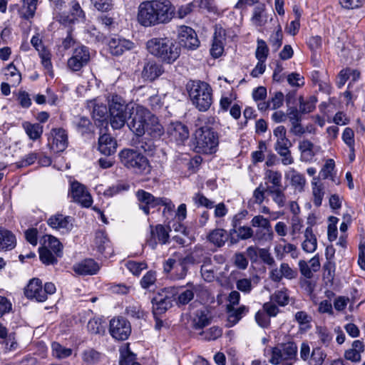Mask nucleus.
Returning a JSON list of instances; mask_svg holds the SVG:
<instances>
[{
    "label": "nucleus",
    "mask_w": 365,
    "mask_h": 365,
    "mask_svg": "<svg viewBox=\"0 0 365 365\" xmlns=\"http://www.w3.org/2000/svg\"><path fill=\"white\" fill-rule=\"evenodd\" d=\"M99 269V264L92 259H86L73 266L74 272L81 275L96 274Z\"/></svg>",
    "instance_id": "26"
},
{
    "label": "nucleus",
    "mask_w": 365,
    "mask_h": 365,
    "mask_svg": "<svg viewBox=\"0 0 365 365\" xmlns=\"http://www.w3.org/2000/svg\"><path fill=\"white\" fill-rule=\"evenodd\" d=\"M269 54V48L266 42L262 39L257 40V46L255 51V56L259 61H266Z\"/></svg>",
    "instance_id": "55"
},
{
    "label": "nucleus",
    "mask_w": 365,
    "mask_h": 365,
    "mask_svg": "<svg viewBox=\"0 0 365 365\" xmlns=\"http://www.w3.org/2000/svg\"><path fill=\"white\" fill-rule=\"evenodd\" d=\"M69 195L74 202L85 207H89L92 204V197L86 187L77 181L71 184Z\"/></svg>",
    "instance_id": "15"
},
{
    "label": "nucleus",
    "mask_w": 365,
    "mask_h": 365,
    "mask_svg": "<svg viewBox=\"0 0 365 365\" xmlns=\"http://www.w3.org/2000/svg\"><path fill=\"white\" fill-rule=\"evenodd\" d=\"M22 128L25 133L29 136V139L36 140L39 139L43 131V127L40 123H31L29 121H25L22 123Z\"/></svg>",
    "instance_id": "33"
},
{
    "label": "nucleus",
    "mask_w": 365,
    "mask_h": 365,
    "mask_svg": "<svg viewBox=\"0 0 365 365\" xmlns=\"http://www.w3.org/2000/svg\"><path fill=\"white\" fill-rule=\"evenodd\" d=\"M164 72L163 66L155 61L146 62L143 66L141 76L145 81H153Z\"/></svg>",
    "instance_id": "22"
},
{
    "label": "nucleus",
    "mask_w": 365,
    "mask_h": 365,
    "mask_svg": "<svg viewBox=\"0 0 365 365\" xmlns=\"http://www.w3.org/2000/svg\"><path fill=\"white\" fill-rule=\"evenodd\" d=\"M101 354L93 349H88L83 351L82 359L88 364H95L100 361Z\"/></svg>",
    "instance_id": "53"
},
{
    "label": "nucleus",
    "mask_w": 365,
    "mask_h": 365,
    "mask_svg": "<svg viewBox=\"0 0 365 365\" xmlns=\"http://www.w3.org/2000/svg\"><path fill=\"white\" fill-rule=\"evenodd\" d=\"M146 47L151 55L167 64L176 61L181 53L180 46L168 37L153 38L147 41Z\"/></svg>",
    "instance_id": "4"
},
{
    "label": "nucleus",
    "mask_w": 365,
    "mask_h": 365,
    "mask_svg": "<svg viewBox=\"0 0 365 365\" xmlns=\"http://www.w3.org/2000/svg\"><path fill=\"white\" fill-rule=\"evenodd\" d=\"M251 226L255 228L253 240L256 243L264 245L271 242L274 238V233L269 218L257 215L250 221Z\"/></svg>",
    "instance_id": "7"
},
{
    "label": "nucleus",
    "mask_w": 365,
    "mask_h": 365,
    "mask_svg": "<svg viewBox=\"0 0 365 365\" xmlns=\"http://www.w3.org/2000/svg\"><path fill=\"white\" fill-rule=\"evenodd\" d=\"M310 356L309 365H322L327 357V354L321 347L317 346L312 349Z\"/></svg>",
    "instance_id": "49"
},
{
    "label": "nucleus",
    "mask_w": 365,
    "mask_h": 365,
    "mask_svg": "<svg viewBox=\"0 0 365 365\" xmlns=\"http://www.w3.org/2000/svg\"><path fill=\"white\" fill-rule=\"evenodd\" d=\"M89 60L88 48L81 46L74 49L72 56L68 60L67 66L72 71H78L88 63Z\"/></svg>",
    "instance_id": "12"
},
{
    "label": "nucleus",
    "mask_w": 365,
    "mask_h": 365,
    "mask_svg": "<svg viewBox=\"0 0 365 365\" xmlns=\"http://www.w3.org/2000/svg\"><path fill=\"white\" fill-rule=\"evenodd\" d=\"M16 246V237L11 232L0 229V249L12 250Z\"/></svg>",
    "instance_id": "37"
},
{
    "label": "nucleus",
    "mask_w": 365,
    "mask_h": 365,
    "mask_svg": "<svg viewBox=\"0 0 365 365\" xmlns=\"http://www.w3.org/2000/svg\"><path fill=\"white\" fill-rule=\"evenodd\" d=\"M178 38L180 46L188 50H195L200 46L196 32L189 26L180 27Z\"/></svg>",
    "instance_id": "14"
},
{
    "label": "nucleus",
    "mask_w": 365,
    "mask_h": 365,
    "mask_svg": "<svg viewBox=\"0 0 365 365\" xmlns=\"http://www.w3.org/2000/svg\"><path fill=\"white\" fill-rule=\"evenodd\" d=\"M192 262V257H182L179 254L175 253L172 257L168 258L164 262L163 270L165 273H170L172 270H174L172 277L174 279H182L187 275V264Z\"/></svg>",
    "instance_id": "8"
},
{
    "label": "nucleus",
    "mask_w": 365,
    "mask_h": 365,
    "mask_svg": "<svg viewBox=\"0 0 365 365\" xmlns=\"http://www.w3.org/2000/svg\"><path fill=\"white\" fill-rule=\"evenodd\" d=\"M117 143L109 134H103L98 139V150L105 155H110L116 150Z\"/></svg>",
    "instance_id": "27"
},
{
    "label": "nucleus",
    "mask_w": 365,
    "mask_h": 365,
    "mask_svg": "<svg viewBox=\"0 0 365 365\" xmlns=\"http://www.w3.org/2000/svg\"><path fill=\"white\" fill-rule=\"evenodd\" d=\"M48 145L54 153L63 151L68 146V134L61 128H53L48 137Z\"/></svg>",
    "instance_id": "13"
},
{
    "label": "nucleus",
    "mask_w": 365,
    "mask_h": 365,
    "mask_svg": "<svg viewBox=\"0 0 365 365\" xmlns=\"http://www.w3.org/2000/svg\"><path fill=\"white\" fill-rule=\"evenodd\" d=\"M38 0H23L22 12L26 19L34 16Z\"/></svg>",
    "instance_id": "59"
},
{
    "label": "nucleus",
    "mask_w": 365,
    "mask_h": 365,
    "mask_svg": "<svg viewBox=\"0 0 365 365\" xmlns=\"http://www.w3.org/2000/svg\"><path fill=\"white\" fill-rule=\"evenodd\" d=\"M264 179L267 187H282V175L278 170H267Z\"/></svg>",
    "instance_id": "32"
},
{
    "label": "nucleus",
    "mask_w": 365,
    "mask_h": 365,
    "mask_svg": "<svg viewBox=\"0 0 365 365\" xmlns=\"http://www.w3.org/2000/svg\"><path fill=\"white\" fill-rule=\"evenodd\" d=\"M128 269L134 275H139L140 272L147 267L146 264L143 262L128 261L125 264Z\"/></svg>",
    "instance_id": "63"
},
{
    "label": "nucleus",
    "mask_w": 365,
    "mask_h": 365,
    "mask_svg": "<svg viewBox=\"0 0 365 365\" xmlns=\"http://www.w3.org/2000/svg\"><path fill=\"white\" fill-rule=\"evenodd\" d=\"M153 315L161 314L171 307L172 302L170 298L168 297H163L161 295L155 297L152 299Z\"/></svg>",
    "instance_id": "31"
},
{
    "label": "nucleus",
    "mask_w": 365,
    "mask_h": 365,
    "mask_svg": "<svg viewBox=\"0 0 365 365\" xmlns=\"http://www.w3.org/2000/svg\"><path fill=\"white\" fill-rule=\"evenodd\" d=\"M213 121V118L206 117L205 115H202L197 118L195 123L197 128L194 133L197 152L206 154L216 152L219 144V138L217 133L210 125Z\"/></svg>",
    "instance_id": "3"
},
{
    "label": "nucleus",
    "mask_w": 365,
    "mask_h": 365,
    "mask_svg": "<svg viewBox=\"0 0 365 365\" xmlns=\"http://www.w3.org/2000/svg\"><path fill=\"white\" fill-rule=\"evenodd\" d=\"M297 349V344L292 341L279 344L272 348V355L269 361L272 364L277 365L284 361L295 359Z\"/></svg>",
    "instance_id": "9"
},
{
    "label": "nucleus",
    "mask_w": 365,
    "mask_h": 365,
    "mask_svg": "<svg viewBox=\"0 0 365 365\" xmlns=\"http://www.w3.org/2000/svg\"><path fill=\"white\" fill-rule=\"evenodd\" d=\"M136 196L140 202L139 208L142 210L145 215H149L150 209L160 205L162 197H155L151 193L143 190H139L136 192Z\"/></svg>",
    "instance_id": "18"
},
{
    "label": "nucleus",
    "mask_w": 365,
    "mask_h": 365,
    "mask_svg": "<svg viewBox=\"0 0 365 365\" xmlns=\"http://www.w3.org/2000/svg\"><path fill=\"white\" fill-rule=\"evenodd\" d=\"M268 194L272 197V201L279 208L284 207L287 203V197L284 193V188L268 187Z\"/></svg>",
    "instance_id": "41"
},
{
    "label": "nucleus",
    "mask_w": 365,
    "mask_h": 365,
    "mask_svg": "<svg viewBox=\"0 0 365 365\" xmlns=\"http://www.w3.org/2000/svg\"><path fill=\"white\" fill-rule=\"evenodd\" d=\"M120 163L128 169L138 174H147L150 171L149 160L138 150L124 148L118 153Z\"/></svg>",
    "instance_id": "6"
},
{
    "label": "nucleus",
    "mask_w": 365,
    "mask_h": 365,
    "mask_svg": "<svg viewBox=\"0 0 365 365\" xmlns=\"http://www.w3.org/2000/svg\"><path fill=\"white\" fill-rule=\"evenodd\" d=\"M299 149L301 151L302 160L304 161H311L316 153L319 150V147L315 146L309 140H304L299 143Z\"/></svg>",
    "instance_id": "29"
},
{
    "label": "nucleus",
    "mask_w": 365,
    "mask_h": 365,
    "mask_svg": "<svg viewBox=\"0 0 365 365\" xmlns=\"http://www.w3.org/2000/svg\"><path fill=\"white\" fill-rule=\"evenodd\" d=\"M231 242H237L239 240H246L253 238L254 230L248 226H239L237 228L230 229L229 232Z\"/></svg>",
    "instance_id": "28"
},
{
    "label": "nucleus",
    "mask_w": 365,
    "mask_h": 365,
    "mask_svg": "<svg viewBox=\"0 0 365 365\" xmlns=\"http://www.w3.org/2000/svg\"><path fill=\"white\" fill-rule=\"evenodd\" d=\"M39 257L41 261L47 265L56 264L58 260L54 253L47 247L39 249Z\"/></svg>",
    "instance_id": "51"
},
{
    "label": "nucleus",
    "mask_w": 365,
    "mask_h": 365,
    "mask_svg": "<svg viewBox=\"0 0 365 365\" xmlns=\"http://www.w3.org/2000/svg\"><path fill=\"white\" fill-rule=\"evenodd\" d=\"M175 14V8L169 0H150L140 4L138 21L145 27L169 23Z\"/></svg>",
    "instance_id": "2"
},
{
    "label": "nucleus",
    "mask_w": 365,
    "mask_h": 365,
    "mask_svg": "<svg viewBox=\"0 0 365 365\" xmlns=\"http://www.w3.org/2000/svg\"><path fill=\"white\" fill-rule=\"evenodd\" d=\"M289 297L286 289L277 290L271 296L272 301L282 307L289 303Z\"/></svg>",
    "instance_id": "58"
},
{
    "label": "nucleus",
    "mask_w": 365,
    "mask_h": 365,
    "mask_svg": "<svg viewBox=\"0 0 365 365\" xmlns=\"http://www.w3.org/2000/svg\"><path fill=\"white\" fill-rule=\"evenodd\" d=\"M210 322V318L208 316V311L205 309H198L192 319V325L196 329H200L207 326Z\"/></svg>",
    "instance_id": "39"
},
{
    "label": "nucleus",
    "mask_w": 365,
    "mask_h": 365,
    "mask_svg": "<svg viewBox=\"0 0 365 365\" xmlns=\"http://www.w3.org/2000/svg\"><path fill=\"white\" fill-rule=\"evenodd\" d=\"M87 329L88 332L91 334H101L105 331L101 319L98 317H93L88 321Z\"/></svg>",
    "instance_id": "52"
},
{
    "label": "nucleus",
    "mask_w": 365,
    "mask_h": 365,
    "mask_svg": "<svg viewBox=\"0 0 365 365\" xmlns=\"http://www.w3.org/2000/svg\"><path fill=\"white\" fill-rule=\"evenodd\" d=\"M108 46L110 53L115 56H122L126 51L135 48V43L133 41L118 36L112 37L108 41Z\"/></svg>",
    "instance_id": "17"
},
{
    "label": "nucleus",
    "mask_w": 365,
    "mask_h": 365,
    "mask_svg": "<svg viewBox=\"0 0 365 365\" xmlns=\"http://www.w3.org/2000/svg\"><path fill=\"white\" fill-rule=\"evenodd\" d=\"M52 355L56 359H61L70 356L72 354V349L66 348L58 342L51 344Z\"/></svg>",
    "instance_id": "46"
},
{
    "label": "nucleus",
    "mask_w": 365,
    "mask_h": 365,
    "mask_svg": "<svg viewBox=\"0 0 365 365\" xmlns=\"http://www.w3.org/2000/svg\"><path fill=\"white\" fill-rule=\"evenodd\" d=\"M268 193V187L261 182L253 191L252 199L256 205H261L266 199V193Z\"/></svg>",
    "instance_id": "50"
},
{
    "label": "nucleus",
    "mask_w": 365,
    "mask_h": 365,
    "mask_svg": "<svg viewBox=\"0 0 365 365\" xmlns=\"http://www.w3.org/2000/svg\"><path fill=\"white\" fill-rule=\"evenodd\" d=\"M145 133H147L149 135V134L147 132H145L143 135H144ZM150 136L152 138V139L142 138L141 140H139L138 142V148L143 150L145 153L152 154L155 149V145L153 141V139H155V138L152 137L150 135ZM159 138L160 137H158L157 138Z\"/></svg>",
    "instance_id": "57"
},
{
    "label": "nucleus",
    "mask_w": 365,
    "mask_h": 365,
    "mask_svg": "<svg viewBox=\"0 0 365 365\" xmlns=\"http://www.w3.org/2000/svg\"><path fill=\"white\" fill-rule=\"evenodd\" d=\"M125 314L135 319H143L146 317V312L137 302H133L125 307Z\"/></svg>",
    "instance_id": "43"
},
{
    "label": "nucleus",
    "mask_w": 365,
    "mask_h": 365,
    "mask_svg": "<svg viewBox=\"0 0 365 365\" xmlns=\"http://www.w3.org/2000/svg\"><path fill=\"white\" fill-rule=\"evenodd\" d=\"M160 205L164 206L163 215L167 220L173 217L175 210V205L172 202V201L170 199L166 197H162V200L160 202Z\"/></svg>",
    "instance_id": "61"
},
{
    "label": "nucleus",
    "mask_w": 365,
    "mask_h": 365,
    "mask_svg": "<svg viewBox=\"0 0 365 365\" xmlns=\"http://www.w3.org/2000/svg\"><path fill=\"white\" fill-rule=\"evenodd\" d=\"M200 272L205 281L212 282L215 277V266L211 264V259L207 258L201 266Z\"/></svg>",
    "instance_id": "44"
},
{
    "label": "nucleus",
    "mask_w": 365,
    "mask_h": 365,
    "mask_svg": "<svg viewBox=\"0 0 365 365\" xmlns=\"http://www.w3.org/2000/svg\"><path fill=\"white\" fill-rule=\"evenodd\" d=\"M109 111L113 108L117 112L129 111L130 121L128 123L130 130L138 137H143L147 132L153 138L160 137L164 133V128L158 118L147 108L136 105L130 107L120 96L113 94L108 98Z\"/></svg>",
    "instance_id": "1"
},
{
    "label": "nucleus",
    "mask_w": 365,
    "mask_h": 365,
    "mask_svg": "<svg viewBox=\"0 0 365 365\" xmlns=\"http://www.w3.org/2000/svg\"><path fill=\"white\" fill-rule=\"evenodd\" d=\"M228 235L224 229L213 230L207 236V240L217 247H222L227 240Z\"/></svg>",
    "instance_id": "40"
},
{
    "label": "nucleus",
    "mask_w": 365,
    "mask_h": 365,
    "mask_svg": "<svg viewBox=\"0 0 365 365\" xmlns=\"http://www.w3.org/2000/svg\"><path fill=\"white\" fill-rule=\"evenodd\" d=\"M317 99L315 96H311L305 98L303 96L299 98V109L303 114L313 112L316 108Z\"/></svg>",
    "instance_id": "42"
},
{
    "label": "nucleus",
    "mask_w": 365,
    "mask_h": 365,
    "mask_svg": "<svg viewBox=\"0 0 365 365\" xmlns=\"http://www.w3.org/2000/svg\"><path fill=\"white\" fill-rule=\"evenodd\" d=\"M24 294L28 299H35L37 302H45V295L43 292L42 282L38 278L31 279L24 289Z\"/></svg>",
    "instance_id": "21"
},
{
    "label": "nucleus",
    "mask_w": 365,
    "mask_h": 365,
    "mask_svg": "<svg viewBox=\"0 0 365 365\" xmlns=\"http://www.w3.org/2000/svg\"><path fill=\"white\" fill-rule=\"evenodd\" d=\"M135 354L128 347L120 350L119 365H132L135 362Z\"/></svg>",
    "instance_id": "60"
},
{
    "label": "nucleus",
    "mask_w": 365,
    "mask_h": 365,
    "mask_svg": "<svg viewBox=\"0 0 365 365\" xmlns=\"http://www.w3.org/2000/svg\"><path fill=\"white\" fill-rule=\"evenodd\" d=\"M168 133L171 140L177 144L184 143L189 138L187 127L180 122L172 123L168 128Z\"/></svg>",
    "instance_id": "20"
},
{
    "label": "nucleus",
    "mask_w": 365,
    "mask_h": 365,
    "mask_svg": "<svg viewBox=\"0 0 365 365\" xmlns=\"http://www.w3.org/2000/svg\"><path fill=\"white\" fill-rule=\"evenodd\" d=\"M248 312L249 307L245 305H241L237 308L235 307H226V327H232L237 324Z\"/></svg>",
    "instance_id": "23"
},
{
    "label": "nucleus",
    "mask_w": 365,
    "mask_h": 365,
    "mask_svg": "<svg viewBox=\"0 0 365 365\" xmlns=\"http://www.w3.org/2000/svg\"><path fill=\"white\" fill-rule=\"evenodd\" d=\"M297 274V272L287 263H282L279 268L272 269L269 272L271 279L275 282H280L283 277L288 279H294Z\"/></svg>",
    "instance_id": "25"
},
{
    "label": "nucleus",
    "mask_w": 365,
    "mask_h": 365,
    "mask_svg": "<svg viewBox=\"0 0 365 365\" xmlns=\"http://www.w3.org/2000/svg\"><path fill=\"white\" fill-rule=\"evenodd\" d=\"M304 237V240L302 244V250L307 253L314 252L317 247V240L311 227L306 228Z\"/></svg>",
    "instance_id": "30"
},
{
    "label": "nucleus",
    "mask_w": 365,
    "mask_h": 365,
    "mask_svg": "<svg viewBox=\"0 0 365 365\" xmlns=\"http://www.w3.org/2000/svg\"><path fill=\"white\" fill-rule=\"evenodd\" d=\"M305 182L306 180L303 175L295 171H292V174L291 175V184L295 187V189L299 191H302Z\"/></svg>",
    "instance_id": "62"
},
{
    "label": "nucleus",
    "mask_w": 365,
    "mask_h": 365,
    "mask_svg": "<svg viewBox=\"0 0 365 365\" xmlns=\"http://www.w3.org/2000/svg\"><path fill=\"white\" fill-rule=\"evenodd\" d=\"M4 76L11 86H17L21 81V74L14 63H9L4 68Z\"/></svg>",
    "instance_id": "36"
},
{
    "label": "nucleus",
    "mask_w": 365,
    "mask_h": 365,
    "mask_svg": "<svg viewBox=\"0 0 365 365\" xmlns=\"http://www.w3.org/2000/svg\"><path fill=\"white\" fill-rule=\"evenodd\" d=\"M287 115L292 125L289 130L290 133L295 135H301L304 133V128L301 124L302 115H303L301 110L295 106H288Z\"/></svg>",
    "instance_id": "19"
},
{
    "label": "nucleus",
    "mask_w": 365,
    "mask_h": 365,
    "mask_svg": "<svg viewBox=\"0 0 365 365\" xmlns=\"http://www.w3.org/2000/svg\"><path fill=\"white\" fill-rule=\"evenodd\" d=\"M88 106L93 108L92 116L96 122L103 123L106 120L108 109L106 105L91 101Z\"/></svg>",
    "instance_id": "38"
},
{
    "label": "nucleus",
    "mask_w": 365,
    "mask_h": 365,
    "mask_svg": "<svg viewBox=\"0 0 365 365\" xmlns=\"http://www.w3.org/2000/svg\"><path fill=\"white\" fill-rule=\"evenodd\" d=\"M39 158V153L36 152H31L25 155L20 160L16 163V165L19 168H25L33 165Z\"/></svg>",
    "instance_id": "54"
},
{
    "label": "nucleus",
    "mask_w": 365,
    "mask_h": 365,
    "mask_svg": "<svg viewBox=\"0 0 365 365\" xmlns=\"http://www.w3.org/2000/svg\"><path fill=\"white\" fill-rule=\"evenodd\" d=\"M189 96L192 104L201 112L207 111L212 103V90L203 81H192L189 86Z\"/></svg>",
    "instance_id": "5"
},
{
    "label": "nucleus",
    "mask_w": 365,
    "mask_h": 365,
    "mask_svg": "<svg viewBox=\"0 0 365 365\" xmlns=\"http://www.w3.org/2000/svg\"><path fill=\"white\" fill-rule=\"evenodd\" d=\"M73 222V217L61 213L53 215L47 220V224L50 227L63 234H67L72 230Z\"/></svg>",
    "instance_id": "16"
},
{
    "label": "nucleus",
    "mask_w": 365,
    "mask_h": 365,
    "mask_svg": "<svg viewBox=\"0 0 365 365\" xmlns=\"http://www.w3.org/2000/svg\"><path fill=\"white\" fill-rule=\"evenodd\" d=\"M312 184L313 203L316 207H319L322 205V199L324 195L323 187L322 185L317 184L316 182H312Z\"/></svg>",
    "instance_id": "56"
},
{
    "label": "nucleus",
    "mask_w": 365,
    "mask_h": 365,
    "mask_svg": "<svg viewBox=\"0 0 365 365\" xmlns=\"http://www.w3.org/2000/svg\"><path fill=\"white\" fill-rule=\"evenodd\" d=\"M118 110L113 108L110 113V123L113 129L122 128L126 122L129 111L117 112Z\"/></svg>",
    "instance_id": "35"
},
{
    "label": "nucleus",
    "mask_w": 365,
    "mask_h": 365,
    "mask_svg": "<svg viewBox=\"0 0 365 365\" xmlns=\"http://www.w3.org/2000/svg\"><path fill=\"white\" fill-rule=\"evenodd\" d=\"M109 332L116 340H126L131 333L130 323L123 317H114L110 321Z\"/></svg>",
    "instance_id": "10"
},
{
    "label": "nucleus",
    "mask_w": 365,
    "mask_h": 365,
    "mask_svg": "<svg viewBox=\"0 0 365 365\" xmlns=\"http://www.w3.org/2000/svg\"><path fill=\"white\" fill-rule=\"evenodd\" d=\"M187 285L189 288L181 291L178 294L177 304L179 305H185L194 298L195 288L192 284Z\"/></svg>",
    "instance_id": "48"
},
{
    "label": "nucleus",
    "mask_w": 365,
    "mask_h": 365,
    "mask_svg": "<svg viewBox=\"0 0 365 365\" xmlns=\"http://www.w3.org/2000/svg\"><path fill=\"white\" fill-rule=\"evenodd\" d=\"M223 40L224 39L222 36H217V33L215 34L210 48V54L214 58H218L222 54L224 51Z\"/></svg>",
    "instance_id": "47"
},
{
    "label": "nucleus",
    "mask_w": 365,
    "mask_h": 365,
    "mask_svg": "<svg viewBox=\"0 0 365 365\" xmlns=\"http://www.w3.org/2000/svg\"><path fill=\"white\" fill-rule=\"evenodd\" d=\"M156 281V273L153 271H148L141 279L140 285L143 289H149Z\"/></svg>",
    "instance_id": "64"
},
{
    "label": "nucleus",
    "mask_w": 365,
    "mask_h": 365,
    "mask_svg": "<svg viewBox=\"0 0 365 365\" xmlns=\"http://www.w3.org/2000/svg\"><path fill=\"white\" fill-rule=\"evenodd\" d=\"M67 18V21L72 24L85 21L86 15L78 2L76 1H71L70 13Z\"/></svg>",
    "instance_id": "34"
},
{
    "label": "nucleus",
    "mask_w": 365,
    "mask_h": 365,
    "mask_svg": "<svg viewBox=\"0 0 365 365\" xmlns=\"http://www.w3.org/2000/svg\"><path fill=\"white\" fill-rule=\"evenodd\" d=\"M255 278L256 281H255L254 279H252L249 278H241L237 279L236 281V287L237 290L245 294H250L254 287V284H257L259 279L257 276Z\"/></svg>",
    "instance_id": "45"
},
{
    "label": "nucleus",
    "mask_w": 365,
    "mask_h": 365,
    "mask_svg": "<svg viewBox=\"0 0 365 365\" xmlns=\"http://www.w3.org/2000/svg\"><path fill=\"white\" fill-rule=\"evenodd\" d=\"M169 230L163 225H150V234L146 238L145 243L154 250L158 243L165 245L169 242Z\"/></svg>",
    "instance_id": "11"
},
{
    "label": "nucleus",
    "mask_w": 365,
    "mask_h": 365,
    "mask_svg": "<svg viewBox=\"0 0 365 365\" xmlns=\"http://www.w3.org/2000/svg\"><path fill=\"white\" fill-rule=\"evenodd\" d=\"M94 243L97 250L105 257H110L113 254L110 242L104 231L99 230L96 232Z\"/></svg>",
    "instance_id": "24"
}]
</instances>
